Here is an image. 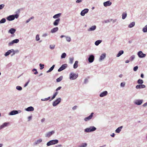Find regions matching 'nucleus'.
I'll return each instance as SVG.
<instances>
[{
	"label": "nucleus",
	"mask_w": 147,
	"mask_h": 147,
	"mask_svg": "<svg viewBox=\"0 0 147 147\" xmlns=\"http://www.w3.org/2000/svg\"><path fill=\"white\" fill-rule=\"evenodd\" d=\"M124 53V51L123 50L120 51L116 55L117 57H119Z\"/></svg>",
	"instance_id": "obj_27"
},
{
	"label": "nucleus",
	"mask_w": 147,
	"mask_h": 147,
	"mask_svg": "<svg viewBox=\"0 0 147 147\" xmlns=\"http://www.w3.org/2000/svg\"><path fill=\"white\" fill-rule=\"evenodd\" d=\"M67 65L66 64H65L63 65L58 69V71L60 72L63 70L65 69L67 67Z\"/></svg>",
	"instance_id": "obj_9"
},
{
	"label": "nucleus",
	"mask_w": 147,
	"mask_h": 147,
	"mask_svg": "<svg viewBox=\"0 0 147 147\" xmlns=\"http://www.w3.org/2000/svg\"><path fill=\"white\" fill-rule=\"evenodd\" d=\"M135 25V22H132L129 25L128 27L131 28L133 27Z\"/></svg>",
	"instance_id": "obj_31"
},
{
	"label": "nucleus",
	"mask_w": 147,
	"mask_h": 147,
	"mask_svg": "<svg viewBox=\"0 0 147 147\" xmlns=\"http://www.w3.org/2000/svg\"><path fill=\"white\" fill-rule=\"evenodd\" d=\"M138 68V66H136L134 67L133 68L134 70V71H136Z\"/></svg>",
	"instance_id": "obj_52"
},
{
	"label": "nucleus",
	"mask_w": 147,
	"mask_h": 147,
	"mask_svg": "<svg viewBox=\"0 0 147 147\" xmlns=\"http://www.w3.org/2000/svg\"><path fill=\"white\" fill-rule=\"evenodd\" d=\"M66 54L65 53H62V54L61 55V59L64 58L66 57Z\"/></svg>",
	"instance_id": "obj_45"
},
{
	"label": "nucleus",
	"mask_w": 147,
	"mask_h": 147,
	"mask_svg": "<svg viewBox=\"0 0 147 147\" xmlns=\"http://www.w3.org/2000/svg\"><path fill=\"white\" fill-rule=\"evenodd\" d=\"M123 127V126H121L120 127H118L117 129L115 130V132L116 133H119L121 131V129Z\"/></svg>",
	"instance_id": "obj_23"
},
{
	"label": "nucleus",
	"mask_w": 147,
	"mask_h": 147,
	"mask_svg": "<svg viewBox=\"0 0 147 147\" xmlns=\"http://www.w3.org/2000/svg\"><path fill=\"white\" fill-rule=\"evenodd\" d=\"M135 58V56L132 55L130 58V59L131 61H133Z\"/></svg>",
	"instance_id": "obj_47"
},
{
	"label": "nucleus",
	"mask_w": 147,
	"mask_h": 147,
	"mask_svg": "<svg viewBox=\"0 0 147 147\" xmlns=\"http://www.w3.org/2000/svg\"><path fill=\"white\" fill-rule=\"evenodd\" d=\"M59 142V140H53L50 141L47 144V146H49L51 145H55L57 144Z\"/></svg>",
	"instance_id": "obj_3"
},
{
	"label": "nucleus",
	"mask_w": 147,
	"mask_h": 147,
	"mask_svg": "<svg viewBox=\"0 0 147 147\" xmlns=\"http://www.w3.org/2000/svg\"><path fill=\"white\" fill-rule=\"evenodd\" d=\"M32 118V116H30L28 117V121H30Z\"/></svg>",
	"instance_id": "obj_55"
},
{
	"label": "nucleus",
	"mask_w": 147,
	"mask_h": 147,
	"mask_svg": "<svg viewBox=\"0 0 147 147\" xmlns=\"http://www.w3.org/2000/svg\"><path fill=\"white\" fill-rule=\"evenodd\" d=\"M6 20L5 18H2L0 21V24H2L5 23L6 22Z\"/></svg>",
	"instance_id": "obj_42"
},
{
	"label": "nucleus",
	"mask_w": 147,
	"mask_h": 147,
	"mask_svg": "<svg viewBox=\"0 0 147 147\" xmlns=\"http://www.w3.org/2000/svg\"><path fill=\"white\" fill-rule=\"evenodd\" d=\"M48 34L47 33H44L42 35V37H45L48 36Z\"/></svg>",
	"instance_id": "obj_51"
},
{
	"label": "nucleus",
	"mask_w": 147,
	"mask_h": 147,
	"mask_svg": "<svg viewBox=\"0 0 147 147\" xmlns=\"http://www.w3.org/2000/svg\"><path fill=\"white\" fill-rule=\"evenodd\" d=\"M35 71V72L34 73V74L35 75L37 74L38 73L37 71V69L35 68H34L32 69V71Z\"/></svg>",
	"instance_id": "obj_48"
},
{
	"label": "nucleus",
	"mask_w": 147,
	"mask_h": 147,
	"mask_svg": "<svg viewBox=\"0 0 147 147\" xmlns=\"http://www.w3.org/2000/svg\"><path fill=\"white\" fill-rule=\"evenodd\" d=\"M7 19L9 21H11L13 20L14 19L13 15L9 16L7 18Z\"/></svg>",
	"instance_id": "obj_22"
},
{
	"label": "nucleus",
	"mask_w": 147,
	"mask_h": 147,
	"mask_svg": "<svg viewBox=\"0 0 147 147\" xmlns=\"http://www.w3.org/2000/svg\"><path fill=\"white\" fill-rule=\"evenodd\" d=\"M21 112V110H19L18 111L17 110H13L11 111L9 114V115H16L18 113H20Z\"/></svg>",
	"instance_id": "obj_6"
},
{
	"label": "nucleus",
	"mask_w": 147,
	"mask_h": 147,
	"mask_svg": "<svg viewBox=\"0 0 147 147\" xmlns=\"http://www.w3.org/2000/svg\"><path fill=\"white\" fill-rule=\"evenodd\" d=\"M96 26L95 25L92 26L88 30V31H94L96 29Z\"/></svg>",
	"instance_id": "obj_21"
},
{
	"label": "nucleus",
	"mask_w": 147,
	"mask_h": 147,
	"mask_svg": "<svg viewBox=\"0 0 147 147\" xmlns=\"http://www.w3.org/2000/svg\"><path fill=\"white\" fill-rule=\"evenodd\" d=\"M146 87V86L144 84H139L136 86V88L137 89L144 88Z\"/></svg>",
	"instance_id": "obj_14"
},
{
	"label": "nucleus",
	"mask_w": 147,
	"mask_h": 147,
	"mask_svg": "<svg viewBox=\"0 0 147 147\" xmlns=\"http://www.w3.org/2000/svg\"><path fill=\"white\" fill-rule=\"evenodd\" d=\"M9 124V123L5 122L0 126V130L6 127Z\"/></svg>",
	"instance_id": "obj_20"
},
{
	"label": "nucleus",
	"mask_w": 147,
	"mask_h": 147,
	"mask_svg": "<svg viewBox=\"0 0 147 147\" xmlns=\"http://www.w3.org/2000/svg\"><path fill=\"white\" fill-rule=\"evenodd\" d=\"M78 61H75L73 65V68L74 69H76L78 67Z\"/></svg>",
	"instance_id": "obj_26"
},
{
	"label": "nucleus",
	"mask_w": 147,
	"mask_h": 147,
	"mask_svg": "<svg viewBox=\"0 0 147 147\" xmlns=\"http://www.w3.org/2000/svg\"><path fill=\"white\" fill-rule=\"evenodd\" d=\"M88 11L89 9H83L81 11L80 13L81 15L82 16H84L85 14L88 12Z\"/></svg>",
	"instance_id": "obj_13"
},
{
	"label": "nucleus",
	"mask_w": 147,
	"mask_h": 147,
	"mask_svg": "<svg viewBox=\"0 0 147 147\" xmlns=\"http://www.w3.org/2000/svg\"><path fill=\"white\" fill-rule=\"evenodd\" d=\"M19 41V40L18 39H16L13 40L11 42L9 43L8 45L9 46H11L14 43H16Z\"/></svg>",
	"instance_id": "obj_16"
},
{
	"label": "nucleus",
	"mask_w": 147,
	"mask_h": 147,
	"mask_svg": "<svg viewBox=\"0 0 147 147\" xmlns=\"http://www.w3.org/2000/svg\"><path fill=\"white\" fill-rule=\"evenodd\" d=\"M61 98H57L55 101L53 102V107L56 106L61 102Z\"/></svg>",
	"instance_id": "obj_5"
},
{
	"label": "nucleus",
	"mask_w": 147,
	"mask_h": 147,
	"mask_svg": "<svg viewBox=\"0 0 147 147\" xmlns=\"http://www.w3.org/2000/svg\"><path fill=\"white\" fill-rule=\"evenodd\" d=\"M137 54L138 57L141 58L144 57L146 56V54L143 53L141 51H139Z\"/></svg>",
	"instance_id": "obj_10"
},
{
	"label": "nucleus",
	"mask_w": 147,
	"mask_h": 147,
	"mask_svg": "<svg viewBox=\"0 0 147 147\" xmlns=\"http://www.w3.org/2000/svg\"><path fill=\"white\" fill-rule=\"evenodd\" d=\"M29 81L27 82H26V84H25L24 86V87H26V86L28 85V83H29Z\"/></svg>",
	"instance_id": "obj_63"
},
{
	"label": "nucleus",
	"mask_w": 147,
	"mask_h": 147,
	"mask_svg": "<svg viewBox=\"0 0 147 147\" xmlns=\"http://www.w3.org/2000/svg\"><path fill=\"white\" fill-rule=\"evenodd\" d=\"M96 129V127L94 126H90L89 127L87 128L84 129L85 132L89 133L95 131Z\"/></svg>",
	"instance_id": "obj_2"
},
{
	"label": "nucleus",
	"mask_w": 147,
	"mask_h": 147,
	"mask_svg": "<svg viewBox=\"0 0 147 147\" xmlns=\"http://www.w3.org/2000/svg\"><path fill=\"white\" fill-rule=\"evenodd\" d=\"M16 31V30L15 29L11 28L9 30L8 32L11 34H13Z\"/></svg>",
	"instance_id": "obj_29"
},
{
	"label": "nucleus",
	"mask_w": 147,
	"mask_h": 147,
	"mask_svg": "<svg viewBox=\"0 0 147 147\" xmlns=\"http://www.w3.org/2000/svg\"><path fill=\"white\" fill-rule=\"evenodd\" d=\"M60 21V19L59 18L57 19L53 23V25L55 26H57L58 25Z\"/></svg>",
	"instance_id": "obj_24"
},
{
	"label": "nucleus",
	"mask_w": 147,
	"mask_h": 147,
	"mask_svg": "<svg viewBox=\"0 0 147 147\" xmlns=\"http://www.w3.org/2000/svg\"><path fill=\"white\" fill-rule=\"evenodd\" d=\"M83 1V0H77L76 2V3H80L82 2Z\"/></svg>",
	"instance_id": "obj_57"
},
{
	"label": "nucleus",
	"mask_w": 147,
	"mask_h": 147,
	"mask_svg": "<svg viewBox=\"0 0 147 147\" xmlns=\"http://www.w3.org/2000/svg\"><path fill=\"white\" fill-rule=\"evenodd\" d=\"M147 106V102H146L142 105L143 107H145Z\"/></svg>",
	"instance_id": "obj_60"
},
{
	"label": "nucleus",
	"mask_w": 147,
	"mask_h": 147,
	"mask_svg": "<svg viewBox=\"0 0 147 147\" xmlns=\"http://www.w3.org/2000/svg\"><path fill=\"white\" fill-rule=\"evenodd\" d=\"M142 31L144 33L147 32V24L142 29Z\"/></svg>",
	"instance_id": "obj_36"
},
{
	"label": "nucleus",
	"mask_w": 147,
	"mask_h": 147,
	"mask_svg": "<svg viewBox=\"0 0 147 147\" xmlns=\"http://www.w3.org/2000/svg\"><path fill=\"white\" fill-rule=\"evenodd\" d=\"M93 114L94 113H92L89 116L85 118L84 119V120L85 121H86L90 120L92 118Z\"/></svg>",
	"instance_id": "obj_11"
},
{
	"label": "nucleus",
	"mask_w": 147,
	"mask_h": 147,
	"mask_svg": "<svg viewBox=\"0 0 147 147\" xmlns=\"http://www.w3.org/2000/svg\"><path fill=\"white\" fill-rule=\"evenodd\" d=\"M143 100L141 99H136L134 100V103L136 105H140L142 104L143 102Z\"/></svg>",
	"instance_id": "obj_4"
},
{
	"label": "nucleus",
	"mask_w": 147,
	"mask_h": 147,
	"mask_svg": "<svg viewBox=\"0 0 147 147\" xmlns=\"http://www.w3.org/2000/svg\"><path fill=\"white\" fill-rule=\"evenodd\" d=\"M42 141V140L41 138H40L37 140L35 141L34 143V144L35 145H37L40 143Z\"/></svg>",
	"instance_id": "obj_19"
},
{
	"label": "nucleus",
	"mask_w": 147,
	"mask_h": 147,
	"mask_svg": "<svg viewBox=\"0 0 147 147\" xmlns=\"http://www.w3.org/2000/svg\"><path fill=\"white\" fill-rule=\"evenodd\" d=\"M34 108L32 106L28 107L26 109V110L28 111H33L34 110Z\"/></svg>",
	"instance_id": "obj_25"
},
{
	"label": "nucleus",
	"mask_w": 147,
	"mask_h": 147,
	"mask_svg": "<svg viewBox=\"0 0 147 147\" xmlns=\"http://www.w3.org/2000/svg\"><path fill=\"white\" fill-rule=\"evenodd\" d=\"M74 58L73 57H70L69 58V63L72 64L73 63Z\"/></svg>",
	"instance_id": "obj_37"
},
{
	"label": "nucleus",
	"mask_w": 147,
	"mask_h": 147,
	"mask_svg": "<svg viewBox=\"0 0 147 147\" xmlns=\"http://www.w3.org/2000/svg\"><path fill=\"white\" fill-rule=\"evenodd\" d=\"M125 82H121L120 84V86L122 87H124L125 86Z\"/></svg>",
	"instance_id": "obj_50"
},
{
	"label": "nucleus",
	"mask_w": 147,
	"mask_h": 147,
	"mask_svg": "<svg viewBox=\"0 0 147 147\" xmlns=\"http://www.w3.org/2000/svg\"><path fill=\"white\" fill-rule=\"evenodd\" d=\"M115 135V134L114 133H113L111 134V136L113 137H114Z\"/></svg>",
	"instance_id": "obj_64"
},
{
	"label": "nucleus",
	"mask_w": 147,
	"mask_h": 147,
	"mask_svg": "<svg viewBox=\"0 0 147 147\" xmlns=\"http://www.w3.org/2000/svg\"><path fill=\"white\" fill-rule=\"evenodd\" d=\"M63 79V76H61L59 78L56 79V82H60Z\"/></svg>",
	"instance_id": "obj_40"
},
{
	"label": "nucleus",
	"mask_w": 147,
	"mask_h": 147,
	"mask_svg": "<svg viewBox=\"0 0 147 147\" xmlns=\"http://www.w3.org/2000/svg\"><path fill=\"white\" fill-rule=\"evenodd\" d=\"M45 118H43L41 120V121L42 123H43L45 121Z\"/></svg>",
	"instance_id": "obj_62"
},
{
	"label": "nucleus",
	"mask_w": 147,
	"mask_h": 147,
	"mask_svg": "<svg viewBox=\"0 0 147 147\" xmlns=\"http://www.w3.org/2000/svg\"><path fill=\"white\" fill-rule=\"evenodd\" d=\"M127 16L126 12H123L122 14V19L123 20L125 19Z\"/></svg>",
	"instance_id": "obj_35"
},
{
	"label": "nucleus",
	"mask_w": 147,
	"mask_h": 147,
	"mask_svg": "<svg viewBox=\"0 0 147 147\" xmlns=\"http://www.w3.org/2000/svg\"><path fill=\"white\" fill-rule=\"evenodd\" d=\"M61 13H59L54 15L53 17L54 19H58L61 16Z\"/></svg>",
	"instance_id": "obj_30"
},
{
	"label": "nucleus",
	"mask_w": 147,
	"mask_h": 147,
	"mask_svg": "<svg viewBox=\"0 0 147 147\" xmlns=\"http://www.w3.org/2000/svg\"><path fill=\"white\" fill-rule=\"evenodd\" d=\"M41 100L43 101L48 100H47V98H43V99H41Z\"/></svg>",
	"instance_id": "obj_61"
},
{
	"label": "nucleus",
	"mask_w": 147,
	"mask_h": 147,
	"mask_svg": "<svg viewBox=\"0 0 147 147\" xmlns=\"http://www.w3.org/2000/svg\"><path fill=\"white\" fill-rule=\"evenodd\" d=\"M102 42L101 40H98L96 41L95 42V45L96 46H98Z\"/></svg>",
	"instance_id": "obj_32"
},
{
	"label": "nucleus",
	"mask_w": 147,
	"mask_h": 147,
	"mask_svg": "<svg viewBox=\"0 0 147 147\" xmlns=\"http://www.w3.org/2000/svg\"><path fill=\"white\" fill-rule=\"evenodd\" d=\"M112 3L110 1H108L105 2L103 3V5L105 7H107V6H109L111 5Z\"/></svg>",
	"instance_id": "obj_18"
},
{
	"label": "nucleus",
	"mask_w": 147,
	"mask_h": 147,
	"mask_svg": "<svg viewBox=\"0 0 147 147\" xmlns=\"http://www.w3.org/2000/svg\"><path fill=\"white\" fill-rule=\"evenodd\" d=\"M55 66V65H53L48 70L47 72V73H49L51 72V71H52L54 69V67Z\"/></svg>",
	"instance_id": "obj_33"
},
{
	"label": "nucleus",
	"mask_w": 147,
	"mask_h": 147,
	"mask_svg": "<svg viewBox=\"0 0 147 147\" xmlns=\"http://www.w3.org/2000/svg\"><path fill=\"white\" fill-rule=\"evenodd\" d=\"M40 39V37L39 35L38 34H37L36 35L35 40H36L37 41H39Z\"/></svg>",
	"instance_id": "obj_44"
},
{
	"label": "nucleus",
	"mask_w": 147,
	"mask_h": 147,
	"mask_svg": "<svg viewBox=\"0 0 147 147\" xmlns=\"http://www.w3.org/2000/svg\"><path fill=\"white\" fill-rule=\"evenodd\" d=\"M55 133V131L54 130L48 132L45 134V136L49 138L53 134Z\"/></svg>",
	"instance_id": "obj_8"
},
{
	"label": "nucleus",
	"mask_w": 147,
	"mask_h": 147,
	"mask_svg": "<svg viewBox=\"0 0 147 147\" xmlns=\"http://www.w3.org/2000/svg\"><path fill=\"white\" fill-rule=\"evenodd\" d=\"M58 94V92H56L53 94V96L51 98V99L49 100L50 101H51V100L53 99Z\"/></svg>",
	"instance_id": "obj_34"
},
{
	"label": "nucleus",
	"mask_w": 147,
	"mask_h": 147,
	"mask_svg": "<svg viewBox=\"0 0 147 147\" xmlns=\"http://www.w3.org/2000/svg\"><path fill=\"white\" fill-rule=\"evenodd\" d=\"M78 76V74H76L73 72H71L69 75V79L71 80L76 79Z\"/></svg>",
	"instance_id": "obj_1"
},
{
	"label": "nucleus",
	"mask_w": 147,
	"mask_h": 147,
	"mask_svg": "<svg viewBox=\"0 0 147 147\" xmlns=\"http://www.w3.org/2000/svg\"><path fill=\"white\" fill-rule=\"evenodd\" d=\"M13 53V54L12 55H13L15 54V51L13 49H11V50H8L7 52L5 53L4 54L5 56L6 57L9 55L11 53Z\"/></svg>",
	"instance_id": "obj_7"
},
{
	"label": "nucleus",
	"mask_w": 147,
	"mask_h": 147,
	"mask_svg": "<svg viewBox=\"0 0 147 147\" xmlns=\"http://www.w3.org/2000/svg\"><path fill=\"white\" fill-rule=\"evenodd\" d=\"M144 82L142 80L140 79H138L137 81V83L139 84H142Z\"/></svg>",
	"instance_id": "obj_41"
},
{
	"label": "nucleus",
	"mask_w": 147,
	"mask_h": 147,
	"mask_svg": "<svg viewBox=\"0 0 147 147\" xmlns=\"http://www.w3.org/2000/svg\"><path fill=\"white\" fill-rule=\"evenodd\" d=\"M5 5L3 4L0 5V10L2 9L4 7Z\"/></svg>",
	"instance_id": "obj_53"
},
{
	"label": "nucleus",
	"mask_w": 147,
	"mask_h": 147,
	"mask_svg": "<svg viewBox=\"0 0 147 147\" xmlns=\"http://www.w3.org/2000/svg\"><path fill=\"white\" fill-rule=\"evenodd\" d=\"M14 18V19L15 18H18L19 17V15L18 14H16L15 15H13Z\"/></svg>",
	"instance_id": "obj_54"
},
{
	"label": "nucleus",
	"mask_w": 147,
	"mask_h": 147,
	"mask_svg": "<svg viewBox=\"0 0 147 147\" xmlns=\"http://www.w3.org/2000/svg\"><path fill=\"white\" fill-rule=\"evenodd\" d=\"M65 38H66V41L68 42H70L71 40V39L70 37L66 36Z\"/></svg>",
	"instance_id": "obj_39"
},
{
	"label": "nucleus",
	"mask_w": 147,
	"mask_h": 147,
	"mask_svg": "<svg viewBox=\"0 0 147 147\" xmlns=\"http://www.w3.org/2000/svg\"><path fill=\"white\" fill-rule=\"evenodd\" d=\"M106 54L105 53H104L101 55L99 59V61H101L105 58L106 57Z\"/></svg>",
	"instance_id": "obj_15"
},
{
	"label": "nucleus",
	"mask_w": 147,
	"mask_h": 147,
	"mask_svg": "<svg viewBox=\"0 0 147 147\" xmlns=\"http://www.w3.org/2000/svg\"><path fill=\"white\" fill-rule=\"evenodd\" d=\"M111 21L113 20V23H114L116 22L117 21V19H115L113 20V19H111Z\"/></svg>",
	"instance_id": "obj_56"
},
{
	"label": "nucleus",
	"mask_w": 147,
	"mask_h": 147,
	"mask_svg": "<svg viewBox=\"0 0 147 147\" xmlns=\"http://www.w3.org/2000/svg\"><path fill=\"white\" fill-rule=\"evenodd\" d=\"M61 88V87L59 86V87H58L56 90V92L58 90H60Z\"/></svg>",
	"instance_id": "obj_59"
},
{
	"label": "nucleus",
	"mask_w": 147,
	"mask_h": 147,
	"mask_svg": "<svg viewBox=\"0 0 147 147\" xmlns=\"http://www.w3.org/2000/svg\"><path fill=\"white\" fill-rule=\"evenodd\" d=\"M55 47V45H50L49 46V48L51 50H53L54 49Z\"/></svg>",
	"instance_id": "obj_43"
},
{
	"label": "nucleus",
	"mask_w": 147,
	"mask_h": 147,
	"mask_svg": "<svg viewBox=\"0 0 147 147\" xmlns=\"http://www.w3.org/2000/svg\"><path fill=\"white\" fill-rule=\"evenodd\" d=\"M77 108V106H75L72 108V109L73 110H76Z\"/></svg>",
	"instance_id": "obj_58"
},
{
	"label": "nucleus",
	"mask_w": 147,
	"mask_h": 147,
	"mask_svg": "<svg viewBox=\"0 0 147 147\" xmlns=\"http://www.w3.org/2000/svg\"><path fill=\"white\" fill-rule=\"evenodd\" d=\"M16 89L19 91H21L22 90V88L20 86H17L16 87Z\"/></svg>",
	"instance_id": "obj_46"
},
{
	"label": "nucleus",
	"mask_w": 147,
	"mask_h": 147,
	"mask_svg": "<svg viewBox=\"0 0 147 147\" xmlns=\"http://www.w3.org/2000/svg\"><path fill=\"white\" fill-rule=\"evenodd\" d=\"M39 66L40 67V70L44 68V64H42L41 63L39 64Z\"/></svg>",
	"instance_id": "obj_49"
},
{
	"label": "nucleus",
	"mask_w": 147,
	"mask_h": 147,
	"mask_svg": "<svg viewBox=\"0 0 147 147\" xmlns=\"http://www.w3.org/2000/svg\"><path fill=\"white\" fill-rule=\"evenodd\" d=\"M87 146V144L86 143H82L80 146L79 147H86Z\"/></svg>",
	"instance_id": "obj_38"
},
{
	"label": "nucleus",
	"mask_w": 147,
	"mask_h": 147,
	"mask_svg": "<svg viewBox=\"0 0 147 147\" xmlns=\"http://www.w3.org/2000/svg\"><path fill=\"white\" fill-rule=\"evenodd\" d=\"M94 56L92 55H90L89 57L88 58V61L89 63H92L93 62L94 60Z\"/></svg>",
	"instance_id": "obj_12"
},
{
	"label": "nucleus",
	"mask_w": 147,
	"mask_h": 147,
	"mask_svg": "<svg viewBox=\"0 0 147 147\" xmlns=\"http://www.w3.org/2000/svg\"><path fill=\"white\" fill-rule=\"evenodd\" d=\"M58 30V28L57 27L54 28L53 29H51V32L52 33H55Z\"/></svg>",
	"instance_id": "obj_28"
},
{
	"label": "nucleus",
	"mask_w": 147,
	"mask_h": 147,
	"mask_svg": "<svg viewBox=\"0 0 147 147\" xmlns=\"http://www.w3.org/2000/svg\"><path fill=\"white\" fill-rule=\"evenodd\" d=\"M107 94L108 92L107 91H105L101 92L99 95V96L100 97H103L107 95Z\"/></svg>",
	"instance_id": "obj_17"
}]
</instances>
